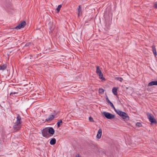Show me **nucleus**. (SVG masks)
Instances as JSON below:
<instances>
[{
    "label": "nucleus",
    "instance_id": "nucleus-1",
    "mask_svg": "<svg viewBox=\"0 0 157 157\" xmlns=\"http://www.w3.org/2000/svg\"><path fill=\"white\" fill-rule=\"evenodd\" d=\"M17 120L15 124L13 126V128L15 131L20 130L21 127L22 123L21 116L19 114H17Z\"/></svg>",
    "mask_w": 157,
    "mask_h": 157
},
{
    "label": "nucleus",
    "instance_id": "nucleus-2",
    "mask_svg": "<svg viewBox=\"0 0 157 157\" xmlns=\"http://www.w3.org/2000/svg\"><path fill=\"white\" fill-rule=\"evenodd\" d=\"M114 110L118 115L124 120L127 121L129 120V117L125 112H123L118 109L117 110L115 108L114 109Z\"/></svg>",
    "mask_w": 157,
    "mask_h": 157
},
{
    "label": "nucleus",
    "instance_id": "nucleus-3",
    "mask_svg": "<svg viewBox=\"0 0 157 157\" xmlns=\"http://www.w3.org/2000/svg\"><path fill=\"white\" fill-rule=\"evenodd\" d=\"M147 115L149 121L152 124H156V121L154 118V116L151 113H147Z\"/></svg>",
    "mask_w": 157,
    "mask_h": 157
},
{
    "label": "nucleus",
    "instance_id": "nucleus-4",
    "mask_svg": "<svg viewBox=\"0 0 157 157\" xmlns=\"http://www.w3.org/2000/svg\"><path fill=\"white\" fill-rule=\"evenodd\" d=\"M96 72L97 74L99 76V78L100 79L102 80H105V78L103 77V75L98 66L96 67Z\"/></svg>",
    "mask_w": 157,
    "mask_h": 157
},
{
    "label": "nucleus",
    "instance_id": "nucleus-5",
    "mask_svg": "<svg viewBox=\"0 0 157 157\" xmlns=\"http://www.w3.org/2000/svg\"><path fill=\"white\" fill-rule=\"evenodd\" d=\"M102 114L106 118L108 119H112L115 117L114 115L106 112H103Z\"/></svg>",
    "mask_w": 157,
    "mask_h": 157
},
{
    "label": "nucleus",
    "instance_id": "nucleus-6",
    "mask_svg": "<svg viewBox=\"0 0 157 157\" xmlns=\"http://www.w3.org/2000/svg\"><path fill=\"white\" fill-rule=\"evenodd\" d=\"M48 131L47 128L41 130L42 135L44 137L48 138L49 137V136H51V135H49V133H48Z\"/></svg>",
    "mask_w": 157,
    "mask_h": 157
},
{
    "label": "nucleus",
    "instance_id": "nucleus-7",
    "mask_svg": "<svg viewBox=\"0 0 157 157\" xmlns=\"http://www.w3.org/2000/svg\"><path fill=\"white\" fill-rule=\"evenodd\" d=\"M26 25V22L25 21H23L21 23L17 25L14 29H20L21 28H23Z\"/></svg>",
    "mask_w": 157,
    "mask_h": 157
},
{
    "label": "nucleus",
    "instance_id": "nucleus-8",
    "mask_svg": "<svg viewBox=\"0 0 157 157\" xmlns=\"http://www.w3.org/2000/svg\"><path fill=\"white\" fill-rule=\"evenodd\" d=\"M48 132V133L51 136L53 135L55 133V130L52 127H49L47 128Z\"/></svg>",
    "mask_w": 157,
    "mask_h": 157
},
{
    "label": "nucleus",
    "instance_id": "nucleus-9",
    "mask_svg": "<svg viewBox=\"0 0 157 157\" xmlns=\"http://www.w3.org/2000/svg\"><path fill=\"white\" fill-rule=\"evenodd\" d=\"M54 118V115H52V114H51L49 115L48 118L46 119L45 120V122L52 121Z\"/></svg>",
    "mask_w": 157,
    "mask_h": 157
},
{
    "label": "nucleus",
    "instance_id": "nucleus-10",
    "mask_svg": "<svg viewBox=\"0 0 157 157\" xmlns=\"http://www.w3.org/2000/svg\"><path fill=\"white\" fill-rule=\"evenodd\" d=\"M102 130L101 128H100L97 134V137L98 139L101 138L102 135Z\"/></svg>",
    "mask_w": 157,
    "mask_h": 157
},
{
    "label": "nucleus",
    "instance_id": "nucleus-11",
    "mask_svg": "<svg viewBox=\"0 0 157 157\" xmlns=\"http://www.w3.org/2000/svg\"><path fill=\"white\" fill-rule=\"evenodd\" d=\"M106 101H107V102L110 105V106L113 108V109H115V108L113 104V103L111 102L109 100L108 97H107L106 98Z\"/></svg>",
    "mask_w": 157,
    "mask_h": 157
},
{
    "label": "nucleus",
    "instance_id": "nucleus-12",
    "mask_svg": "<svg viewBox=\"0 0 157 157\" xmlns=\"http://www.w3.org/2000/svg\"><path fill=\"white\" fill-rule=\"evenodd\" d=\"M151 48L152 49L153 52L154 56H156L157 55V53L155 45L154 44H153L152 46H151Z\"/></svg>",
    "mask_w": 157,
    "mask_h": 157
},
{
    "label": "nucleus",
    "instance_id": "nucleus-13",
    "mask_svg": "<svg viewBox=\"0 0 157 157\" xmlns=\"http://www.w3.org/2000/svg\"><path fill=\"white\" fill-rule=\"evenodd\" d=\"M153 85H157V81H151L149 82L148 84V86H151Z\"/></svg>",
    "mask_w": 157,
    "mask_h": 157
},
{
    "label": "nucleus",
    "instance_id": "nucleus-14",
    "mask_svg": "<svg viewBox=\"0 0 157 157\" xmlns=\"http://www.w3.org/2000/svg\"><path fill=\"white\" fill-rule=\"evenodd\" d=\"M56 140L55 138H53L51 139L50 141V144L51 145H54L56 144Z\"/></svg>",
    "mask_w": 157,
    "mask_h": 157
},
{
    "label": "nucleus",
    "instance_id": "nucleus-15",
    "mask_svg": "<svg viewBox=\"0 0 157 157\" xmlns=\"http://www.w3.org/2000/svg\"><path fill=\"white\" fill-rule=\"evenodd\" d=\"M117 88L116 87H114L112 89V92L115 95H117Z\"/></svg>",
    "mask_w": 157,
    "mask_h": 157
},
{
    "label": "nucleus",
    "instance_id": "nucleus-16",
    "mask_svg": "<svg viewBox=\"0 0 157 157\" xmlns=\"http://www.w3.org/2000/svg\"><path fill=\"white\" fill-rule=\"evenodd\" d=\"M78 15L79 16L80 14H81L82 13V7L81 6H79L78 9Z\"/></svg>",
    "mask_w": 157,
    "mask_h": 157
},
{
    "label": "nucleus",
    "instance_id": "nucleus-17",
    "mask_svg": "<svg viewBox=\"0 0 157 157\" xmlns=\"http://www.w3.org/2000/svg\"><path fill=\"white\" fill-rule=\"evenodd\" d=\"M6 65L3 64L2 65H0V70H5L6 68Z\"/></svg>",
    "mask_w": 157,
    "mask_h": 157
},
{
    "label": "nucleus",
    "instance_id": "nucleus-18",
    "mask_svg": "<svg viewBox=\"0 0 157 157\" xmlns=\"http://www.w3.org/2000/svg\"><path fill=\"white\" fill-rule=\"evenodd\" d=\"M63 123L62 121L61 120H60L58 122H57V127L58 128H59L61 125Z\"/></svg>",
    "mask_w": 157,
    "mask_h": 157
},
{
    "label": "nucleus",
    "instance_id": "nucleus-19",
    "mask_svg": "<svg viewBox=\"0 0 157 157\" xmlns=\"http://www.w3.org/2000/svg\"><path fill=\"white\" fill-rule=\"evenodd\" d=\"M62 5H59L58 6L57 8L56 9V10L57 13H58Z\"/></svg>",
    "mask_w": 157,
    "mask_h": 157
},
{
    "label": "nucleus",
    "instance_id": "nucleus-20",
    "mask_svg": "<svg viewBox=\"0 0 157 157\" xmlns=\"http://www.w3.org/2000/svg\"><path fill=\"white\" fill-rule=\"evenodd\" d=\"M115 79L119 81L120 82H122L123 80V79L121 77H116Z\"/></svg>",
    "mask_w": 157,
    "mask_h": 157
},
{
    "label": "nucleus",
    "instance_id": "nucleus-21",
    "mask_svg": "<svg viewBox=\"0 0 157 157\" xmlns=\"http://www.w3.org/2000/svg\"><path fill=\"white\" fill-rule=\"evenodd\" d=\"M99 93L100 94H103L104 92V90L102 88H99Z\"/></svg>",
    "mask_w": 157,
    "mask_h": 157
},
{
    "label": "nucleus",
    "instance_id": "nucleus-22",
    "mask_svg": "<svg viewBox=\"0 0 157 157\" xmlns=\"http://www.w3.org/2000/svg\"><path fill=\"white\" fill-rule=\"evenodd\" d=\"M52 24L51 23H49L48 24V25L49 26V29L51 30V31H52V30H53L54 28H52V27L51 25Z\"/></svg>",
    "mask_w": 157,
    "mask_h": 157
},
{
    "label": "nucleus",
    "instance_id": "nucleus-23",
    "mask_svg": "<svg viewBox=\"0 0 157 157\" xmlns=\"http://www.w3.org/2000/svg\"><path fill=\"white\" fill-rule=\"evenodd\" d=\"M136 125L138 127L142 126V124L140 122H137L136 124Z\"/></svg>",
    "mask_w": 157,
    "mask_h": 157
},
{
    "label": "nucleus",
    "instance_id": "nucleus-24",
    "mask_svg": "<svg viewBox=\"0 0 157 157\" xmlns=\"http://www.w3.org/2000/svg\"><path fill=\"white\" fill-rule=\"evenodd\" d=\"M30 58H29L30 59H33V61H34L35 60V57H34L32 56H31V55H30Z\"/></svg>",
    "mask_w": 157,
    "mask_h": 157
},
{
    "label": "nucleus",
    "instance_id": "nucleus-25",
    "mask_svg": "<svg viewBox=\"0 0 157 157\" xmlns=\"http://www.w3.org/2000/svg\"><path fill=\"white\" fill-rule=\"evenodd\" d=\"M89 120L90 122H94V121L93 118L91 117H90L89 118Z\"/></svg>",
    "mask_w": 157,
    "mask_h": 157
},
{
    "label": "nucleus",
    "instance_id": "nucleus-26",
    "mask_svg": "<svg viewBox=\"0 0 157 157\" xmlns=\"http://www.w3.org/2000/svg\"><path fill=\"white\" fill-rule=\"evenodd\" d=\"M18 92H11L10 93V96H11V95H12L13 94H18Z\"/></svg>",
    "mask_w": 157,
    "mask_h": 157
},
{
    "label": "nucleus",
    "instance_id": "nucleus-27",
    "mask_svg": "<svg viewBox=\"0 0 157 157\" xmlns=\"http://www.w3.org/2000/svg\"><path fill=\"white\" fill-rule=\"evenodd\" d=\"M52 115H54V117H55V116H56L57 114H58V112H56L55 111H54L53 113H52Z\"/></svg>",
    "mask_w": 157,
    "mask_h": 157
},
{
    "label": "nucleus",
    "instance_id": "nucleus-28",
    "mask_svg": "<svg viewBox=\"0 0 157 157\" xmlns=\"http://www.w3.org/2000/svg\"><path fill=\"white\" fill-rule=\"evenodd\" d=\"M31 44L30 43H27L25 44V47H29Z\"/></svg>",
    "mask_w": 157,
    "mask_h": 157
},
{
    "label": "nucleus",
    "instance_id": "nucleus-29",
    "mask_svg": "<svg viewBox=\"0 0 157 157\" xmlns=\"http://www.w3.org/2000/svg\"><path fill=\"white\" fill-rule=\"evenodd\" d=\"M154 7L155 8L157 9V1L154 4Z\"/></svg>",
    "mask_w": 157,
    "mask_h": 157
},
{
    "label": "nucleus",
    "instance_id": "nucleus-30",
    "mask_svg": "<svg viewBox=\"0 0 157 157\" xmlns=\"http://www.w3.org/2000/svg\"><path fill=\"white\" fill-rule=\"evenodd\" d=\"M3 86H1V85H0V89L3 88Z\"/></svg>",
    "mask_w": 157,
    "mask_h": 157
},
{
    "label": "nucleus",
    "instance_id": "nucleus-31",
    "mask_svg": "<svg viewBox=\"0 0 157 157\" xmlns=\"http://www.w3.org/2000/svg\"><path fill=\"white\" fill-rule=\"evenodd\" d=\"M76 157H80L79 156V155H76Z\"/></svg>",
    "mask_w": 157,
    "mask_h": 157
}]
</instances>
